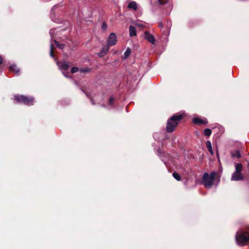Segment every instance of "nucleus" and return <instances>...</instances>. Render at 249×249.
Instances as JSON below:
<instances>
[{
    "instance_id": "bb28decb",
    "label": "nucleus",
    "mask_w": 249,
    "mask_h": 249,
    "mask_svg": "<svg viewBox=\"0 0 249 249\" xmlns=\"http://www.w3.org/2000/svg\"><path fill=\"white\" fill-rule=\"evenodd\" d=\"M3 61V59L2 57L0 55V65L2 63Z\"/></svg>"
},
{
    "instance_id": "2eb2a0df",
    "label": "nucleus",
    "mask_w": 249,
    "mask_h": 249,
    "mask_svg": "<svg viewBox=\"0 0 249 249\" xmlns=\"http://www.w3.org/2000/svg\"><path fill=\"white\" fill-rule=\"evenodd\" d=\"M231 156L233 158H239L241 157V154L239 150H236L231 152Z\"/></svg>"
},
{
    "instance_id": "6e6552de",
    "label": "nucleus",
    "mask_w": 249,
    "mask_h": 249,
    "mask_svg": "<svg viewBox=\"0 0 249 249\" xmlns=\"http://www.w3.org/2000/svg\"><path fill=\"white\" fill-rule=\"evenodd\" d=\"M243 176L241 173L238 172H234L231 176V180L233 181H238L242 180Z\"/></svg>"
},
{
    "instance_id": "9d476101",
    "label": "nucleus",
    "mask_w": 249,
    "mask_h": 249,
    "mask_svg": "<svg viewBox=\"0 0 249 249\" xmlns=\"http://www.w3.org/2000/svg\"><path fill=\"white\" fill-rule=\"evenodd\" d=\"M145 38L151 44H154L155 42V39L152 35L148 32H145L144 33Z\"/></svg>"
},
{
    "instance_id": "412c9836",
    "label": "nucleus",
    "mask_w": 249,
    "mask_h": 249,
    "mask_svg": "<svg viewBox=\"0 0 249 249\" xmlns=\"http://www.w3.org/2000/svg\"><path fill=\"white\" fill-rule=\"evenodd\" d=\"M131 50L129 48H127L126 50L125 51V59L129 56L130 54L131 53Z\"/></svg>"
},
{
    "instance_id": "5701e85b",
    "label": "nucleus",
    "mask_w": 249,
    "mask_h": 249,
    "mask_svg": "<svg viewBox=\"0 0 249 249\" xmlns=\"http://www.w3.org/2000/svg\"><path fill=\"white\" fill-rule=\"evenodd\" d=\"M78 71H79V69L76 67H74L71 69V72L72 73H75Z\"/></svg>"
},
{
    "instance_id": "ddd939ff",
    "label": "nucleus",
    "mask_w": 249,
    "mask_h": 249,
    "mask_svg": "<svg viewBox=\"0 0 249 249\" xmlns=\"http://www.w3.org/2000/svg\"><path fill=\"white\" fill-rule=\"evenodd\" d=\"M206 146L208 149V150L209 151V152L210 153V154L212 155H213L214 153H213V151L212 149V146L211 142L210 141H207L206 142Z\"/></svg>"
},
{
    "instance_id": "39448f33",
    "label": "nucleus",
    "mask_w": 249,
    "mask_h": 249,
    "mask_svg": "<svg viewBox=\"0 0 249 249\" xmlns=\"http://www.w3.org/2000/svg\"><path fill=\"white\" fill-rule=\"evenodd\" d=\"M117 36L115 34L112 33H111L107 40V46L108 47L114 46L117 43Z\"/></svg>"
},
{
    "instance_id": "7c9ffc66",
    "label": "nucleus",
    "mask_w": 249,
    "mask_h": 249,
    "mask_svg": "<svg viewBox=\"0 0 249 249\" xmlns=\"http://www.w3.org/2000/svg\"><path fill=\"white\" fill-rule=\"evenodd\" d=\"M91 102H92V104H93V105L95 104V103H93V100H91Z\"/></svg>"
},
{
    "instance_id": "cd10ccee",
    "label": "nucleus",
    "mask_w": 249,
    "mask_h": 249,
    "mask_svg": "<svg viewBox=\"0 0 249 249\" xmlns=\"http://www.w3.org/2000/svg\"><path fill=\"white\" fill-rule=\"evenodd\" d=\"M53 29L51 30L50 31V34L52 35V34H53Z\"/></svg>"
},
{
    "instance_id": "4468645a",
    "label": "nucleus",
    "mask_w": 249,
    "mask_h": 249,
    "mask_svg": "<svg viewBox=\"0 0 249 249\" xmlns=\"http://www.w3.org/2000/svg\"><path fill=\"white\" fill-rule=\"evenodd\" d=\"M9 70L11 71L15 72L16 74H18L19 72V69L17 67V66L16 65H11L9 68Z\"/></svg>"
},
{
    "instance_id": "20e7f679",
    "label": "nucleus",
    "mask_w": 249,
    "mask_h": 249,
    "mask_svg": "<svg viewBox=\"0 0 249 249\" xmlns=\"http://www.w3.org/2000/svg\"><path fill=\"white\" fill-rule=\"evenodd\" d=\"M14 99L18 103H22L26 105H33L34 102V99L32 97H28L24 95H15Z\"/></svg>"
},
{
    "instance_id": "423d86ee",
    "label": "nucleus",
    "mask_w": 249,
    "mask_h": 249,
    "mask_svg": "<svg viewBox=\"0 0 249 249\" xmlns=\"http://www.w3.org/2000/svg\"><path fill=\"white\" fill-rule=\"evenodd\" d=\"M128 2L127 4V8L132 11H136L138 8V4L135 1H131L130 0H128L127 1Z\"/></svg>"
},
{
    "instance_id": "a878e982",
    "label": "nucleus",
    "mask_w": 249,
    "mask_h": 249,
    "mask_svg": "<svg viewBox=\"0 0 249 249\" xmlns=\"http://www.w3.org/2000/svg\"><path fill=\"white\" fill-rule=\"evenodd\" d=\"M158 1L160 4H164L167 2L168 0H158Z\"/></svg>"
},
{
    "instance_id": "c85d7f7f",
    "label": "nucleus",
    "mask_w": 249,
    "mask_h": 249,
    "mask_svg": "<svg viewBox=\"0 0 249 249\" xmlns=\"http://www.w3.org/2000/svg\"><path fill=\"white\" fill-rule=\"evenodd\" d=\"M63 74L65 77H68V76L64 72H63Z\"/></svg>"
},
{
    "instance_id": "6ab92c4d",
    "label": "nucleus",
    "mask_w": 249,
    "mask_h": 249,
    "mask_svg": "<svg viewBox=\"0 0 249 249\" xmlns=\"http://www.w3.org/2000/svg\"><path fill=\"white\" fill-rule=\"evenodd\" d=\"M53 42L55 45V46L58 47V48H60V49H63L64 45V44H59L57 41H56V40H53Z\"/></svg>"
},
{
    "instance_id": "4be33fe9",
    "label": "nucleus",
    "mask_w": 249,
    "mask_h": 249,
    "mask_svg": "<svg viewBox=\"0 0 249 249\" xmlns=\"http://www.w3.org/2000/svg\"><path fill=\"white\" fill-rule=\"evenodd\" d=\"M50 48H51V50H50V55L52 57L54 58V54L53 53V45L52 43H51V44Z\"/></svg>"
},
{
    "instance_id": "7ed1b4c3",
    "label": "nucleus",
    "mask_w": 249,
    "mask_h": 249,
    "mask_svg": "<svg viewBox=\"0 0 249 249\" xmlns=\"http://www.w3.org/2000/svg\"><path fill=\"white\" fill-rule=\"evenodd\" d=\"M235 239L238 244L243 245L249 242V233L246 231L237 232Z\"/></svg>"
},
{
    "instance_id": "f257e3e1",
    "label": "nucleus",
    "mask_w": 249,
    "mask_h": 249,
    "mask_svg": "<svg viewBox=\"0 0 249 249\" xmlns=\"http://www.w3.org/2000/svg\"><path fill=\"white\" fill-rule=\"evenodd\" d=\"M217 172L215 171L212 172L210 174L205 173L203 174L202 181L206 188L209 189L212 187Z\"/></svg>"
},
{
    "instance_id": "9b49d317",
    "label": "nucleus",
    "mask_w": 249,
    "mask_h": 249,
    "mask_svg": "<svg viewBox=\"0 0 249 249\" xmlns=\"http://www.w3.org/2000/svg\"><path fill=\"white\" fill-rule=\"evenodd\" d=\"M109 47L107 45L102 48V51L98 53V55L100 57H102L105 55L108 52Z\"/></svg>"
},
{
    "instance_id": "1a4fd4ad",
    "label": "nucleus",
    "mask_w": 249,
    "mask_h": 249,
    "mask_svg": "<svg viewBox=\"0 0 249 249\" xmlns=\"http://www.w3.org/2000/svg\"><path fill=\"white\" fill-rule=\"evenodd\" d=\"M193 121L194 124H205L208 123V121L206 118L201 119L200 118L196 117L193 119Z\"/></svg>"
},
{
    "instance_id": "a211bd4d",
    "label": "nucleus",
    "mask_w": 249,
    "mask_h": 249,
    "mask_svg": "<svg viewBox=\"0 0 249 249\" xmlns=\"http://www.w3.org/2000/svg\"><path fill=\"white\" fill-rule=\"evenodd\" d=\"M173 177L176 179H177L178 181H179L181 179V178H180V177L179 176V175L176 173V172H174L172 174Z\"/></svg>"
},
{
    "instance_id": "f3484780",
    "label": "nucleus",
    "mask_w": 249,
    "mask_h": 249,
    "mask_svg": "<svg viewBox=\"0 0 249 249\" xmlns=\"http://www.w3.org/2000/svg\"><path fill=\"white\" fill-rule=\"evenodd\" d=\"M204 133L206 136H210L212 133V130L210 129L206 128L204 131Z\"/></svg>"
},
{
    "instance_id": "c756f323",
    "label": "nucleus",
    "mask_w": 249,
    "mask_h": 249,
    "mask_svg": "<svg viewBox=\"0 0 249 249\" xmlns=\"http://www.w3.org/2000/svg\"><path fill=\"white\" fill-rule=\"evenodd\" d=\"M159 26H160V27H162V23H160Z\"/></svg>"
},
{
    "instance_id": "f8f14e48",
    "label": "nucleus",
    "mask_w": 249,
    "mask_h": 249,
    "mask_svg": "<svg viewBox=\"0 0 249 249\" xmlns=\"http://www.w3.org/2000/svg\"><path fill=\"white\" fill-rule=\"evenodd\" d=\"M129 33L131 37L136 36L137 32L135 27L133 26H130L129 27Z\"/></svg>"
},
{
    "instance_id": "0eeeda50",
    "label": "nucleus",
    "mask_w": 249,
    "mask_h": 249,
    "mask_svg": "<svg viewBox=\"0 0 249 249\" xmlns=\"http://www.w3.org/2000/svg\"><path fill=\"white\" fill-rule=\"evenodd\" d=\"M57 65L61 71L67 70L70 67V63L66 61L57 62Z\"/></svg>"
},
{
    "instance_id": "f03ea898",
    "label": "nucleus",
    "mask_w": 249,
    "mask_h": 249,
    "mask_svg": "<svg viewBox=\"0 0 249 249\" xmlns=\"http://www.w3.org/2000/svg\"><path fill=\"white\" fill-rule=\"evenodd\" d=\"M182 118L181 114L174 115L167 121L166 130L168 132L171 133L174 131L175 127L178 124V122Z\"/></svg>"
},
{
    "instance_id": "393cba45",
    "label": "nucleus",
    "mask_w": 249,
    "mask_h": 249,
    "mask_svg": "<svg viewBox=\"0 0 249 249\" xmlns=\"http://www.w3.org/2000/svg\"><path fill=\"white\" fill-rule=\"evenodd\" d=\"M114 99L112 97H111L109 99V101H108V104L109 105H112L113 102H114Z\"/></svg>"
},
{
    "instance_id": "aec40b11",
    "label": "nucleus",
    "mask_w": 249,
    "mask_h": 249,
    "mask_svg": "<svg viewBox=\"0 0 249 249\" xmlns=\"http://www.w3.org/2000/svg\"><path fill=\"white\" fill-rule=\"evenodd\" d=\"M79 71L81 73H86L89 71V69L87 68H81L79 69Z\"/></svg>"
},
{
    "instance_id": "dca6fc26",
    "label": "nucleus",
    "mask_w": 249,
    "mask_h": 249,
    "mask_svg": "<svg viewBox=\"0 0 249 249\" xmlns=\"http://www.w3.org/2000/svg\"><path fill=\"white\" fill-rule=\"evenodd\" d=\"M235 172H238L241 173L243 167L241 163H236L235 165Z\"/></svg>"
},
{
    "instance_id": "b1692460",
    "label": "nucleus",
    "mask_w": 249,
    "mask_h": 249,
    "mask_svg": "<svg viewBox=\"0 0 249 249\" xmlns=\"http://www.w3.org/2000/svg\"><path fill=\"white\" fill-rule=\"evenodd\" d=\"M107 24L105 22H104L102 25V29L103 31H105L107 29Z\"/></svg>"
}]
</instances>
